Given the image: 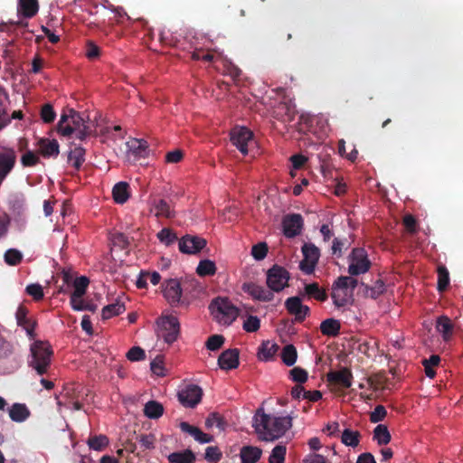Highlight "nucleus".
<instances>
[{"instance_id":"38","label":"nucleus","mask_w":463,"mask_h":463,"mask_svg":"<svg viewBox=\"0 0 463 463\" xmlns=\"http://www.w3.org/2000/svg\"><path fill=\"white\" fill-rule=\"evenodd\" d=\"M279 350V345L269 341L262 343L259 349V356L260 359L269 361L273 358Z\"/></svg>"},{"instance_id":"51","label":"nucleus","mask_w":463,"mask_h":463,"mask_svg":"<svg viewBox=\"0 0 463 463\" xmlns=\"http://www.w3.org/2000/svg\"><path fill=\"white\" fill-rule=\"evenodd\" d=\"M222 452L216 446L207 447L205 449L204 458L208 462H218L222 458Z\"/></svg>"},{"instance_id":"37","label":"nucleus","mask_w":463,"mask_h":463,"mask_svg":"<svg viewBox=\"0 0 463 463\" xmlns=\"http://www.w3.org/2000/svg\"><path fill=\"white\" fill-rule=\"evenodd\" d=\"M361 434L358 430L345 429L341 435V441L345 446L355 448L360 443Z\"/></svg>"},{"instance_id":"6","label":"nucleus","mask_w":463,"mask_h":463,"mask_svg":"<svg viewBox=\"0 0 463 463\" xmlns=\"http://www.w3.org/2000/svg\"><path fill=\"white\" fill-rule=\"evenodd\" d=\"M86 126L82 116L73 109H69V114L63 113L57 125L58 132L63 137H70L76 128Z\"/></svg>"},{"instance_id":"23","label":"nucleus","mask_w":463,"mask_h":463,"mask_svg":"<svg viewBox=\"0 0 463 463\" xmlns=\"http://www.w3.org/2000/svg\"><path fill=\"white\" fill-rule=\"evenodd\" d=\"M331 298L335 306L342 307L351 302L353 299V292L332 286Z\"/></svg>"},{"instance_id":"42","label":"nucleus","mask_w":463,"mask_h":463,"mask_svg":"<svg viewBox=\"0 0 463 463\" xmlns=\"http://www.w3.org/2000/svg\"><path fill=\"white\" fill-rule=\"evenodd\" d=\"M438 285L437 289L439 292H444L447 290L449 285V273L448 269L440 265L438 267Z\"/></svg>"},{"instance_id":"29","label":"nucleus","mask_w":463,"mask_h":463,"mask_svg":"<svg viewBox=\"0 0 463 463\" xmlns=\"http://www.w3.org/2000/svg\"><path fill=\"white\" fill-rule=\"evenodd\" d=\"M304 290H305V294L309 298H314L320 302L326 301L328 298L326 290L324 288H320V286L317 282L306 284Z\"/></svg>"},{"instance_id":"22","label":"nucleus","mask_w":463,"mask_h":463,"mask_svg":"<svg viewBox=\"0 0 463 463\" xmlns=\"http://www.w3.org/2000/svg\"><path fill=\"white\" fill-rule=\"evenodd\" d=\"M39 10L38 0H18L17 13L24 18L33 17Z\"/></svg>"},{"instance_id":"64","label":"nucleus","mask_w":463,"mask_h":463,"mask_svg":"<svg viewBox=\"0 0 463 463\" xmlns=\"http://www.w3.org/2000/svg\"><path fill=\"white\" fill-rule=\"evenodd\" d=\"M416 224H417L416 219L412 215L407 214L404 216L403 225L405 226L406 230L409 232H411V233L416 232Z\"/></svg>"},{"instance_id":"52","label":"nucleus","mask_w":463,"mask_h":463,"mask_svg":"<svg viewBox=\"0 0 463 463\" xmlns=\"http://www.w3.org/2000/svg\"><path fill=\"white\" fill-rule=\"evenodd\" d=\"M56 113L51 104H45L41 109V118L44 123H52L54 121Z\"/></svg>"},{"instance_id":"46","label":"nucleus","mask_w":463,"mask_h":463,"mask_svg":"<svg viewBox=\"0 0 463 463\" xmlns=\"http://www.w3.org/2000/svg\"><path fill=\"white\" fill-rule=\"evenodd\" d=\"M157 239L160 241V242L164 243L166 246L171 245L175 241H177V236L173 231L169 228H163L158 233H157Z\"/></svg>"},{"instance_id":"54","label":"nucleus","mask_w":463,"mask_h":463,"mask_svg":"<svg viewBox=\"0 0 463 463\" xmlns=\"http://www.w3.org/2000/svg\"><path fill=\"white\" fill-rule=\"evenodd\" d=\"M387 411L383 405H377L370 414V421L377 423L384 420Z\"/></svg>"},{"instance_id":"9","label":"nucleus","mask_w":463,"mask_h":463,"mask_svg":"<svg viewBox=\"0 0 463 463\" xmlns=\"http://www.w3.org/2000/svg\"><path fill=\"white\" fill-rule=\"evenodd\" d=\"M304 259L300 261L299 268L306 274H312L320 257L319 249L313 243H305L302 246Z\"/></svg>"},{"instance_id":"60","label":"nucleus","mask_w":463,"mask_h":463,"mask_svg":"<svg viewBox=\"0 0 463 463\" xmlns=\"http://www.w3.org/2000/svg\"><path fill=\"white\" fill-rule=\"evenodd\" d=\"M150 369L153 373L163 376L165 375L164 361L161 356H156L150 364Z\"/></svg>"},{"instance_id":"43","label":"nucleus","mask_w":463,"mask_h":463,"mask_svg":"<svg viewBox=\"0 0 463 463\" xmlns=\"http://www.w3.org/2000/svg\"><path fill=\"white\" fill-rule=\"evenodd\" d=\"M226 425L227 424L224 419L217 412L210 413L205 420V426L207 428H213V426H215L220 430H223Z\"/></svg>"},{"instance_id":"28","label":"nucleus","mask_w":463,"mask_h":463,"mask_svg":"<svg viewBox=\"0 0 463 463\" xmlns=\"http://www.w3.org/2000/svg\"><path fill=\"white\" fill-rule=\"evenodd\" d=\"M341 324L335 318H327L320 324V330L324 335L335 337L339 335Z\"/></svg>"},{"instance_id":"11","label":"nucleus","mask_w":463,"mask_h":463,"mask_svg":"<svg viewBox=\"0 0 463 463\" xmlns=\"http://www.w3.org/2000/svg\"><path fill=\"white\" fill-rule=\"evenodd\" d=\"M203 390L195 384L187 385L178 392V400L182 405L187 408L195 407L202 400Z\"/></svg>"},{"instance_id":"49","label":"nucleus","mask_w":463,"mask_h":463,"mask_svg":"<svg viewBox=\"0 0 463 463\" xmlns=\"http://www.w3.org/2000/svg\"><path fill=\"white\" fill-rule=\"evenodd\" d=\"M25 291L35 301H39L44 297L43 287L40 284H30L26 287Z\"/></svg>"},{"instance_id":"7","label":"nucleus","mask_w":463,"mask_h":463,"mask_svg":"<svg viewBox=\"0 0 463 463\" xmlns=\"http://www.w3.org/2000/svg\"><path fill=\"white\" fill-rule=\"evenodd\" d=\"M348 273L351 276H358L366 273L371 268V261L364 248H354L349 255Z\"/></svg>"},{"instance_id":"31","label":"nucleus","mask_w":463,"mask_h":463,"mask_svg":"<svg viewBox=\"0 0 463 463\" xmlns=\"http://www.w3.org/2000/svg\"><path fill=\"white\" fill-rule=\"evenodd\" d=\"M170 463H194L196 457L191 449L173 452L167 456Z\"/></svg>"},{"instance_id":"57","label":"nucleus","mask_w":463,"mask_h":463,"mask_svg":"<svg viewBox=\"0 0 463 463\" xmlns=\"http://www.w3.org/2000/svg\"><path fill=\"white\" fill-rule=\"evenodd\" d=\"M40 159L37 155L32 151H27L21 157V163L25 167L34 166L39 163Z\"/></svg>"},{"instance_id":"61","label":"nucleus","mask_w":463,"mask_h":463,"mask_svg":"<svg viewBox=\"0 0 463 463\" xmlns=\"http://www.w3.org/2000/svg\"><path fill=\"white\" fill-rule=\"evenodd\" d=\"M13 353L12 345L0 335V358H5Z\"/></svg>"},{"instance_id":"17","label":"nucleus","mask_w":463,"mask_h":463,"mask_svg":"<svg viewBox=\"0 0 463 463\" xmlns=\"http://www.w3.org/2000/svg\"><path fill=\"white\" fill-rule=\"evenodd\" d=\"M352 379V373L346 367H344L338 371H332L327 373V380L329 383L336 384L345 389L351 387Z\"/></svg>"},{"instance_id":"48","label":"nucleus","mask_w":463,"mask_h":463,"mask_svg":"<svg viewBox=\"0 0 463 463\" xmlns=\"http://www.w3.org/2000/svg\"><path fill=\"white\" fill-rule=\"evenodd\" d=\"M260 327V320L256 316H249L244 321L242 328L249 333L257 332Z\"/></svg>"},{"instance_id":"1","label":"nucleus","mask_w":463,"mask_h":463,"mask_svg":"<svg viewBox=\"0 0 463 463\" xmlns=\"http://www.w3.org/2000/svg\"><path fill=\"white\" fill-rule=\"evenodd\" d=\"M253 427L262 440L271 441L282 437L292 427V418L271 416L260 408L254 415Z\"/></svg>"},{"instance_id":"47","label":"nucleus","mask_w":463,"mask_h":463,"mask_svg":"<svg viewBox=\"0 0 463 463\" xmlns=\"http://www.w3.org/2000/svg\"><path fill=\"white\" fill-rule=\"evenodd\" d=\"M268 245L266 242H259L252 246L251 255L256 260H262L268 254Z\"/></svg>"},{"instance_id":"4","label":"nucleus","mask_w":463,"mask_h":463,"mask_svg":"<svg viewBox=\"0 0 463 463\" xmlns=\"http://www.w3.org/2000/svg\"><path fill=\"white\" fill-rule=\"evenodd\" d=\"M156 334L162 337L165 343L173 344L176 341L180 333V324L177 317L174 316H165L156 321Z\"/></svg>"},{"instance_id":"33","label":"nucleus","mask_w":463,"mask_h":463,"mask_svg":"<svg viewBox=\"0 0 463 463\" xmlns=\"http://www.w3.org/2000/svg\"><path fill=\"white\" fill-rule=\"evenodd\" d=\"M68 161L76 170H79L85 161V149L81 146H75L70 151Z\"/></svg>"},{"instance_id":"62","label":"nucleus","mask_w":463,"mask_h":463,"mask_svg":"<svg viewBox=\"0 0 463 463\" xmlns=\"http://www.w3.org/2000/svg\"><path fill=\"white\" fill-rule=\"evenodd\" d=\"M70 304L74 311H84L87 304L82 298L70 297Z\"/></svg>"},{"instance_id":"10","label":"nucleus","mask_w":463,"mask_h":463,"mask_svg":"<svg viewBox=\"0 0 463 463\" xmlns=\"http://www.w3.org/2000/svg\"><path fill=\"white\" fill-rule=\"evenodd\" d=\"M231 142L241 154H248V143L252 141L253 133L246 127H236L231 131Z\"/></svg>"},{"instance_id":"18","label":"nucleus","mask_w":463,"mask_h":463,"mask_svg":"<svg viewBox=\"0 0 463 463\" xmlns=\"http://www.w3.org/2000/svg\"><path fill=\"white\" fill-rule=\"evenodd\" d=\"M163 293L164 297L172 306L179 304L182 288L178 280L174 279L167 280L164 285Z\"/></svg>"},{"instance_id":"20","label":"nucleus","mask_w":463,"mask_h":463,"mask_svg":"<svg viewBox=\"0 0 463 463\" xmlns=\"http://www.w3.org/2000/svg\"><path fill=\"white\" fill-rule=\"evenodd\" d=\"M151 212L154 213L157 218L164 217L170 219L175 217V212L165 199H153L151 201Z\"/></svg>"},{"instance_id":"3","label":"nucleus","mask_w":463,"mask_h":463,"mask_svg":"<svg viewBox=\"0 0 463 463\" xmlns=\"http://www.w3.org/2000/svg\"><path fill=\"white\" fill-rule=\"evenodd\" d=\"M210 309L216 319L226 326L232 325L239 316V309L227 298H215L210 304Z\"/></svg>"},{"instance_id":"45","label":"nucleus","mask_w":463,"mask_h":463,"mask_svg":"<svg viewBox=\"0 0 463 463\" xmlns=\"http://www.w3.org/2000/svg\"><path fill=\"white\" fill-rule=\"evenodd\" d=\"M5 261L10 266H16L21 263L23 254L16 249H9L5 253Z\"/></svg>"},{"instance_id":"13","label":"nucleus","mask_w":463,"mask_h":463,"mask_svg":"<svg viewBox=\"0 0 463 463\" xmlns=\"http://www.w3.org/2000/svg\"><path fill=\"white\" fill-rule=\"evenodd\" d=\"M241 289L258 301L269 302L274 298V293L271 292L269 288L267 289L263 286L253 282L243 283Z\"/></svg>"},{"instance_id":"16","label":"nucleus","mask_w":463,"mask_h":463,"mask_svg":"<svg viewBox=\"0 0 463 463\" xmlns=\"http://www.w3.org/2000/svg\"><path fill=\"white\" fill-rule=\"evenodd\" d=\"M240 352L237 348L223 351L218 358V365L222 370H232L239 366Z\"/></svg>"},{"instance_id":"19","label":"nucleus","mask_w":463,"mask_h":463,"mask_svg":"<svg viewBox=\"0 0 463 463\" xmlns=\"http://www.w3.org/2000/svg\"><path fill=\"white\" fill-rule=\"evenodd\" d=\"M40 154L43 157H57L60 153V146L56 139L40 138L37 142Z\"/></svg>"},{"instance_id":"50","label":"nucleus","mask_w":463,"mask_h":463,"mask_svg":"<svg viewBox=\"0 0 463 463\" xmlns=\"http://www.w3.org/2000/svg\"><path fill=\"white\" fill-rule=\"evenodd\" d=\"M225 338L222 335H213L208 338L206 347L211 351H216L222 347Z\"/></svg>"},{"instance_id":"5","label":"nucleus","mask_w":463,"mask_h":463,"mask_svg":"<svg viewBox=\"0 0 463 463\" xmlns=\"http://www.w3.org/2000/svg\"><path fill=\"white\" fill-rule=\"evenodd\" d=\"M289 272L277 264L268 269L266 283L271 292H280L288 287Z\"/></svg>"},{"instance_id":"55","label":"nucleus","mask_w":463,"mask_h":463,"mask_svg":"<svg viewBox=\"0 0 463 463\" xmlns=\"http://www.w3.org/2000/svg\"><path fill=\"white\" fill-rule=\"evenodd\" d=\"M347 240L346 239H338L335 238L332 244V254L337 257H341L343 255V249H347Z\"/></svg>"},{"instance_id":"15","label":"nucleus","mask_w":463,"mask_h":463,"mask_svg":"<svg viewBox=\"0 0 463 463\" xmlns=\"http://www.w3.org/2000/svg\"><path fill=\"white\" fill-rule=\"evenodd\" d=\"M283 232L288 238H294L301 232L303 218L298 213L288 214L282 221Z\"/></svg>"},{"instance_id":"12","label":"nucleus","mask_w":463,"mask_h":463,"mask_svg":"<svg viewBox=\"0 0 463 463\" xmlns=\"http://www.w3.org/2000/svg\"><path fill=\"white\" fill-rule=\"evenodd\" d=\"M207 244L206 240L195 235H185L181 238L178 243L179 250L184 254H197Z\"/></svg>"},{"instance_id":"2","label":"nucleus","mask_w":463,"mask_h":463,"mask_svg":"<svg viewBox=\"0 0 463 463\" xmlns=\"http://www.w3.org/2000/svg\"><path fill=\"white\" fill-rule=\"evenodd\" d=\"M31 357L28 365L34 369L39 375L47 373L52 362L53 351L48 342L35 341L30 348Z\"/></svg>"},{"instance_id":"63","label":"nucleus","mask_w":463,"mask_h":463,"mask_svg":"<svg viewBox=\"0 0 463 463\" xmlns=\"http://www.w3.org/2000/svg\"><path fill=\"white\" fill-rule=\"evenodd\" d=\"M183 156H184V154H183L182 150L175 149V150L170 151L166 154L165 161L167 163H173V164L178 163L183 159Z\"/></svg>"},{"instance_id":"59","label":"nucleus","mask_w":463,"mask_h":463,"mask_svg":"<svg viewBox=\"0 0 463 463\" xmlns=\"http://www.w3.org/2000/svg\"><path fill=\"white\" fill-rule=\"evenodd\" d=\"M112 243L114 246L120 248L121 250H125L129 245L128 238L121 232L115 233L112 237Z\"/></svg>"},{"instance_id":"56","label":"nucleus","mask_w":463,"mask_h":463,"mask_svg":"<svg viewBox=\"0 0 463 463\" xmlns=\"http://www.w3.org/2000/svg\"><path fill=\"white\" fill-rule=\"evenodd\" d=\"M291 379L298 383H304L307 380V372L300 367H294L289 372Z\"/></svg>"},{"instance_id":"26","label":"nucleus","mask_w":463,"mask_h":463,"mask_svg":"<svg viewBox=\"0 0 463 463\" xmlns=\"http://www.w3.org/2000/svg\"><path fill=\"white\" fill-rule=\"evenodd\" d=\"M9 416L13 421L23 422L30 416V411L25 404L14 403L9 409Z\"/></svg>"},{"instance_id":"44","label":"nucleus","mask_w":463,"mask_h":463,"mask_svg":"<svg viewBox=\"0 0 463 463\" xmlns=\"http://www.w3.org/2000/svg\"><path fill=\"white\" fill-rule=\"evenodd\" d=\"M287 448L285 445H277L271 451L269 463H285Z\"/></svg>"},{"instance_id":"41","label":"nucleus","mask_w":463,"mask_h":463,"mask_svg":"<svg viewBox=\"0 0 463 463\" xmlns=\"http://www.w3.org/2000/svg\"><path fill=\"white\" fill-rule=\"evenodd\" d=\"M196 273L201 277L213 276L216 273V265L210 260H203L196 268Z\"/></svg>"},{"instance_id":"30","label":"nucleus","mask_w":463,"mask_h":463,"mask_svg":"<svg viewBox=\"0 0 463 463\" xmlns=\"http://www.w3.org/2000/svg\"><path fill=\"white\" fill-rule=\"evenodd\" d=\"M17 323L20 326L24 327L30 337L34 336L35 322L32 321L26 317L25 309L19 307L16 313Z\"/></svg>"},{"instance_id":"58","label":"nucleus","mask_w":463,"mask_h":463,"mask_svg":"<svg viewBox=\"0 0 463 463\" xmlns=\"http://www.w3.org/2000/svg\"><path fill=\"white\" fill-rule=\"evenodd\" d=\"M156 437L154 434H141L138 437V442L144 449H152L155 448Z\"/></svg>"},{"instance_id":"35","label":"nucleus","mask_w":463,"mask_h":463,"mask_svg":"<svg viewBox=\"0 0 463 463\" xmlns=\"http://www.w3.org/2000/svg\"><path fill=\"white\" fill-rule=\"evenodd\" d=\"M164 413L163 405L156 401H149L144 408V414L149 419H158Z\"/></svg>"},{"instance_id":"32","label":"nucleus","mask_w":463,"mask_h":463,"mask_svg":"<svg viewBox=\"0 0 463 463\" xmlns=\"http://www.w3.org/2000/svg\"><path fill=\"white\" fill-rule=\"evenodd\" d=\"M361 285L364 288V296L373 299H376L385 291V284L382 279L376 280L373 286H368L364 283Z\"/></svg>"},{"instance_id":"25","label":"nucleus","mask_w":463,"mask_h":463,"mask_svg":"<svg viewBox=\"0 0 463 463\" xmlns=\"http://www.w3.org/2000/svg\"><path fill=\"white\" fill-rule=\"evenodd\" d=\"M126 310L125 303L118 298L115 303L105 306L101 311V317L104 320L122 314Z\"/></svg>"},{"instance_id":"40","label":"nucleus","mask_w":463,"mask_h":463,"mask_svg":"<svg viewBox=\"0 0 463 463\" xmlns=\"http://www.w3.org/2000/svg\"><path fill=\"white\" fill-rule=\"evenodd\" d=\"M109 438L106 435L100 434L90 437L87 444L90 449L101 451L109 445Z\"/></svg>"},{"instance_id":"24","label":"nucleus","mask_w":463,"mask_h":463,"mask_svg":"<svg viewBox=\"0 0 463 463\" xmlns=\"http://www.w3.org/2000/svg\"><path fill=\"white\" fill-rule=\"evenodd\" d=\"M262 450L253 446H244L241 448L240 457L241 463H256L260 460Z\"/></svg>"},{"instance_id":"36","label":"nucleus","mask_w":463,"mask_h":463,"mask_svg":"<svg viewBox=\"0 0 463 463\" xmlns=\"http://www.w3.org/2000/svg\"><path fill=\"white\" fill-rule=\"evenodd\" d=\"M89 284L90 279L86 276L76 278L72 284L74 289L71 293L70 297L83 298L86 294Z\"/></svg>"},{"instance_id":"34","label":"nucleus","mask_w":463,"mask_h":463,"mask_svg":"<svg viewBox=\"0 0 463 463\" xmlns=\"http://www.w3.org/2000/svg\"><path fill=\"white\" fill-rule=\"evenodd\" d=\"M373 439L380 446L387 445L391 441V439H392L387 426H385L383 424L377 425L373 430Z\"/></svg>"},{"instance_id":"21","label":"nucleus","mask_w":463,"mask_h":463,"mask_svg":"<svg viewBox=\"0 0 463 463\" xmlns=\"http://www.w3.org/2000/svg\"><path fill=\"white\" fill-rule=\"evenodd\" d=\"M436 329L444 341H449L453 335L454 325L449 317L440 316L437 318Z\"/></svg>"},{"instance_id":"14","label":"nucleus","mask_w":463,"mask_h":463,"mask_svg":"<svg viewBox=\"0 0 463 463\" xmlns=\"http://www.w3.org/2000/svg\"><path fill=\"white\" fill-rule=\"evenodd\" d=\"M285 307L290 315L295 316L296 320L298 322L305 320L310 314L309 307L302 304V300L299 297H290L287 298Z\"/></svg>"},{"instance_id":"8","label":"nucleus","mask_w":463,"mask_h":463,"mask_svg":"<svg viewBox=\"0 0 463 463\" xmlns=\"http://www.w3.org/2000/svg\"><path fill=\"white\" fill-rule=\"evenodd\" d=\"M127 157L130 162H137L148 157L150 149L146 140L142 138H131L126 143Z\"/></svg>"},{"instance_id":"27","label":"nucleus","mask_w":463,"mask_h":463,"mask_svg":"<svg viewBox=\"0 0 463 463\" xmlns=\"http://www.w3.org/2000/svg\"><path fill=\"white\" fill-rule=\"evenodd\" d=\"M112 195L117 203H125L129 198V184L126 182L116 184L112 189Z\"/></svg>"},{"instance_id":"39","label":"nucleus","mask_w":463,"mask_h":463,"mask_svg":"<svg viewBox=\"0 0 463 463\" xmlns=\"http://www.w3.org/2000/svg\"><path fill=\"white\" fill-rule=\"evenodd\" d=\"M280 356L282 362L287 366H292L298 358V352L296 347L291 344L285 345L281 351Z\"/></svg>"},{"instance_id":"53","label":"nucleus","mask_w":463,"mask_h":463,"mask_svg":"<svg viewBox=\"0 0 463 463\" xmlns=\"http://www.w3.org/2000/svg\"><path fill=\"white\" fill-rule=\"evenodd\" d=\"M127 358L132 362L143 361L146 358V354L141 347L133 346L127 353Z\"/></svg>"}]
</instances>
